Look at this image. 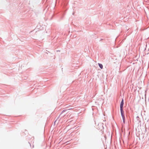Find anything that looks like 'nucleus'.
I'll use <instances>...</instances> for the list:
<instances>
[{"mask_svg": "<svg viewBox=\"0 0 149 149\" xmlns=\"http://www.w3.org/2000/svg\"><path fill=\"white\" fill-rule=\"evenodd\" d=\"M120 110L121 116H122V118H123V122L124 123H125V117L124 115V114L123 111V109H120Z\"/></svg>", "mask_w": 149, "mask_h": 149, "instance_id": "nucleus-1", "label": "nucleus"}, {"mask_svg": "<svg viewBox=\"0 0 149 149\" xmlns=\"http://www.w3.org/2000/svg\"><path fill=\"white\" fill-rule=\"evenodd\" d=\"M123 99L120 103V109H123Z\"/></svg>", "mask_w": 149, "mask_h": 149, "instance_id": "nucleus-2", "label": "nucleus"}, {"mask_svg": "<svg viewBox=\"0 0 149 149\" xmlns=\"http://www.w3.org/2000/svg\"><path fill=\"white\" fill-rule=\"evenodd\" d=\"M98 65L101 68V69H102L103 68V65H102L101 64H100V63H98Z\"/></svg>", "mask_w": 149, "mask_h": 149, "instance_id": "nucleus-3", "label": "nucleus"}]
</instances>
